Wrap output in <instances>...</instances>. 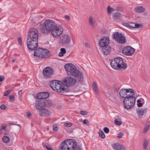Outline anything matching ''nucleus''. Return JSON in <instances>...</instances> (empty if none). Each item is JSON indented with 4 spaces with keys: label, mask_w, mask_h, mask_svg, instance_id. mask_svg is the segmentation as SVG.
<instances>
[{
    "label": "nucleus",
    "mask_w": 150,
    "mask_h": 150,
    "mask_svg": "<svg viewBox=\"0 0 150 150\" xmlns=\"http://www.w3.org/2000/svg\"><path fill=\"white\" fill-rule=\"evenodd\" d=\"M40 30L42 33L47 34L50 32L54 37L59 36L62 33L63 28L53 21L47 19L40 25Z\"/></svg>",
    "instance_id": "f257e3e1"
},
{
    "label": "nucleus",
    "mask_w": 150,
    "mask_h": 150,
    "mask_svg": "<svg viewBox=\"0 0 150 150\" xmlns=\"http://www.w3.org/2000/svg\"><path fill=\"white\" fill-rule=\"evenodd\" d=\"M64 68L68 75L72 76L76 81H83L84 79L83 74L78 70L76 67L72 64H67Z\"/></svg>",
    "instance_id": "f03ea898"
},
{
    "label": "nucleus",
    "mask_w": 150,
    "mask_h": 150,
    "mask_svg": "<svg viewBox=\"0 0 150 150\" xmlns=\"http://www.w3.org/2000/svg\"><path fill=\"white\" fill-rule=\"evenodd\" d=\"M81 150L77 147L76 142L72 139H66L62 142L59 147V150Z\"/></svg>",
    "instance_id": "7ed1b4c3"
},
{
    "label": "nucleus",
    "mask_w": 150,
    "mask_h": 150,
    "mask_svg": "<svg viewBox=\"0 0 150 150\" xmlns=\"http://www.w3.org/2000/svg\"><path fill=\"white\" fill-rule=\"evenodd\" d=\"M110 65L114 69L118 70L122 69L125 70L127 68V64L124 62L122 58L121 57H116L111 61Z\"/></svg>",
    "instance_id": "20e7f679"
},
{
    "label": "nucleus",
    "mask_w": 150,
    "mask_h": 150,
    "mask_svg": "<svg viewBox=\"0 0 150 150\" xmlns=\"http://www.w3.org/2000/svg\"><path fill=\"white\" fill-rule=\"evenodd\" d=\"M49 52L47 49L39 48L35 50L34 55L40 58H47L49 55Z\"/></svg>",
    "instance_id": "39448f33"
},
{
    "label": "nucleus",
    "mask_w": 150,
    "mask_h": 150,
    "mask_svg": "<svg viewBox=\"0 0 150 150\" xmlns=\"http://www.w3.org/2000/svg\"><path fill=\"white\" fill-rule=\"evenodd\" d=\"M29 31L27 39L38 40L39 33L38 30L35 28H31Z\"/></svg>",
    "instance_id": "423d86ee"
},
{
    "label": "nucleus",
    "mask_w": 150,
    "mask_h": 150,
    "mask_svg": "<svg viewBox=\"0 0 150 150\" xmlns=\"http://www.w3.org/2000/svg\"><path fill=\"white\" fill-rule=\"evenodd\" d=\"M135 97L125 98L123 100V102L125 108L127 109H128L133 107L135 104Z\"/></svg>",
    "instance_id": "0eeeda50"
},
{
    "label": "nucleus",
    "mask_w": 150,
    "mask_h": 150,
    "mask_svg": "<svg viewBox=\"0 0 150 150\" xmlns=\"http://www.w3.org/2000/svg\"><path fill=\"white\" fill-rule=\"evenodd\" d=\"M112 36L113 38L119 43L124 44L126 42L125 38L122 33L116 32Z\"/></svg>",
    "instance_id": "6e6552de"
},
{
    "label": "nucleus",
    "mask_w": 150,
    "mask_h": 150,
    "mask_svg": "<svg viewBox=\"0 0 150 150\" xmlns=\"http://www.w3.org/2000/svg\"><path fill=\"white\" fill-rule=\"evenodd\" d=\"M59 81L53 80L51 81L50 83V86L52 89L57 92L60 91V87L61 85Z\"/></svg>",
    "instance_id": "1a4fd4ad"
},
{
    "label": "nucleus",
    "mask_w": 150,
    "mask_h": 150,
    "mask_svg": "<svg viewBox=\"0 0 150 150\" xmlns=\"http://www.w3.org/2000/svg\"><path fill=\"white\" fill-rule=\"evenodd\" d=\"M63 81V84L67 87L73 86L76 83V80L70 77L65 78Z\"/></svg>",
    "instance_id": "9d476101"
},
{
    "label": "nucleus",
    "mask_w": 150,
    "mask_h": 150,
    "mask_svg": "<svg viewBox=\"0 0 150 150\" xmlns=\"http://www.w3.org/2000/svg\"><path fill=\"white\" fill-rule=\"evenodd\" d=\"M26 43L28 48L31 50H33L38 46V40L27 39Z\"/></svg>",
    "instance_id": "9b49d317"
},
{
    "label": "nucleus",
    "mask_w": 150,
    "mask_h": 150,
    "mask_svg": "<svg viewBox=\"0 0 150 150\" xmlns=\"http://www.w3.org/2000/svg\"><path fill=\"white\" fill-rule=\"evenodd\" d=\"M43 74L46 78L51 77L54 74V71L50 67L45 68L43 70Z\"/></svg>",
    "instance_id": "f8f14e48"
},
{
    "label": "nucleus",
    "mask_w": 150,
    "mask_h": 150,
    "mask_svg": "<svg viewBox=\"0 0 150 150\" xmlns=\"http://www.w3.org/2000/svg\"><path fill=\"white\" fill-rule=\"evenodd\" d=\"M134 49L129 46L124 47L122 51V53L126 55L131 56L134 52Z\"/></svg>",
    "instance_id": "ddd939ff"
},
{
    "label": "nucleus",
    "mask_w": 150,
    "mask_h": 150,
    "mask_svg": "<svg viewBox=\"0 0 150 150\" xmlns=\"http://www.w3.org/2000/svg\"><path fill=\"white\" fill-rule=\"evenodd\" d=\"M61 42L63 45L68 44L71 41L70 37L67 34H63L60 37Z\"/></svg>",
    "instance_id": "4468645a"
},
{
    "label": "nucleus",
    "mask_w": 150,
    "mask_h": 150,
    "mask_svg": "<svg viewBox=\"0 0 150 150\" xmlns=\"http://www.w3.org/2000/svg\"><path fill=\"white\" fill-rule=\"evenodd\" d=\"M110 42L109 38L107 37H103L99 40V43L100 46L103 47L106 45H108V44Z\"/></svg>",
    "instance_id": "2eb2a0df"
},
{
    "label": "nucleus",
    "mask_w": 150,
    "mask_h": 150,
    "mask_svg": "<svg viewBox=\"0 0 150 150\" xmlns=\"http://www.w3.org/2000/svg\"><path fill=\"white\" fill-rule=\"evenodd\" d=\"M39 113L40 115L43 117H47L50 116L51 112L47 109L44 108L39 111Z\"/></svg>",
    "instance_id": "dca6fc26"
},
{
    "label": "nucleus",
    "mask_w": 150,
    "mask_h": 150,
    "mask_svg": "<svg viewBox=\"0 0 150 150\" xmlns=\"http://www.w3.org/2000/svg\"><path fill=\"white\" fill-rule=\"evenodd\" d=\"M49 93L42 92L37 95V98L38 99H43L47 98L49 96Z\"/></svg>",
    "instance_id": "f3484780"
},
{
    "label": "nucleus",
    "mask_w": 150,
    "mask_h": 150,
    "mask_svg": "<svg viewBox=\"0 0 150 150\" xmlns=\"http://www.w3.org/2000/svg\"><path fill=\"white\" fill-rule=\"evenodd\" d=\"M102 47V53L105 55H107L110 53L111 48L109 45H106Z\"/></svg>",
    "instance_id": "a211bd4d"
},
{
    "label": "nucleus",
    "mask_w": 150,
    "mask_h": 150,
    "mask_svg": "<svg viewBox=\"0 0 150 150\" xmlns=\"http://www.w3.org/2000/svg\"><path fill=\"white\" fill-rule=\"evenodd\" d=\"M127 92V96L126 98H130L133 96L134 95V90L132 88H129L128 89H126Z\"/></svg>",
    "instance_id": "6ab92c4d"
},
{
    "label": "nucleus",
    "mask_w": 150,
    "mask_h": 150,
    "mask_svg": "<svg viewBox=\"0 0 150 150\" xmlns=\"http://www.w3.org/2000/svg\"><path fill=\"white\" fill-rule=\"evenodd\" d=\"M146 10V8L143 6H136L134 8V10L136 13H141L144 12Z\"/></svg>",
    "instance_id": "aec40b11"
},
{
    "label": "nucleus",
    "mask_w": 150,
    "mask_h": 150,
    "mask_svg": "<svg viewBox=\"0 0 150 150\" xmlns=\"http://www.w3.org/2000/svg\"><path fill=\"white\" fill-rule=\"evenodd\" d=\"M35 106L37 109L39 110H40L45 108L44 105L43 104V102H41L38 101H37L36 102Z\"/></svg>",
    "instance_id": "412c9836"
},
{
    "label": "nucleus",
    "mask_w": 150,
    "mask_h": 150,
    "mask_svg": "<svg viewBox=\"0 0 150 150\" xmlns=\"http://www.w3.org/2000/svg\"><path fill=\"white\" fill-rule=\"evenodd\" d=\"M113 146L116 150H125V149L124 146L119 144H114Z\"/></svg>",
    "instance_id": "4be33fe9"
},
{
    "label": "nucleus",
    "mask_w": 150,
    "mask_h": 150,
    "mask_svg": "<svg viewBox=\"0 0 150 150\" xmlns=\"http://www.w3.org/2000/svg\"><path fill=\"white\" fill-rule=\"evenodd\" d=\"M126 89H121L119 92V94L120 96L122 98H126L127 96V92Z\"/></svg>",
    "instance_id": "5701e85b"
},
{
    "label": "nucleus",
    "mask_w": 150,
    "mask_h": 150,
    "mask_svg": "<svg viewBox=\"0 0 150 150\" xmlns=\"http://www.w3.org/2000/svg\"><path fill=\"white\" fill-rule=\"evenodd\" d=\"M43 104L45 107H50L52 105V103L51 100H48L43 102Z\"/></svg>",
    "instance_id": "b1692460"
},
{
    "label": "nucleus",
    "mask_w": 150,
    "mask_h": 150,
    "mask_svg": "<svg viewBox=\"0 0 150 150\" xmlns=\"http://www.w3.org/2000/svg\"><path fill=\"white\" fill-rule=\"evenodd\" d=\"M124 25L125 26L129 27V28H134L135 23L131 22L128 23H124Z\"/></svg>",
    "instance_id": "393cba45"
},
{
    "label": "nucleus",
    "mask_w": 150,
    "mask_h": 150,
    "mask_svg": "<svg viewBox=\"0 0 150 150\" xmlns=\"http://www.w3.org/2000/svg\"><path fill=\"white\" fill-rule=\"evenodd\" d=\"M122 122L121 121V119L120 118H116L115 120V123L117 125H120L122 124Z\"/></svg>",
    "instance_id": "a878e982"
},
{
    "label": "nucleus",
    "mask_w": 150,
    "mask_h": 150,
    "mask_svg": "<svg viewBox=\"0 0 150 150\" xmlns=\"http://www.w3.org/2000/svg\"><path fill=\"white\" fill-rule=\"evenodd\" d=\"M146 111L147 109H146V108L140 110L139 111L138 113L139 116H142L143 115L144 113H145L146 112Z\"/></svg>",
    "instance_id": "bb28decb"
},
{
    "label": "nucleus",
    "mask_w": 150,
    "mask_h": 150,
    "mask_svg": "<svg viewBox=\"0 0 150 150\" xmlns=\"http://www.w3.org/2000/svg\"><path fill=\"white\" fill-rule=\"evenodd\" d=\"M60 91H61L60 92H58V93H60V92H62V93H64V92H68L70 91L69 89L68 88H65L64 87H61V86H60Z\"/></svg>",
    "instance_id": "cd10ccee"
},
{
    "label": "nucleus",
    "mask_w": 150,
    "mask_h": 150,
    "mask_svg": "<svg viewBox=\"0 0 150 150\" xmlns=\"http://www.w3.org/2000/svg\"><path fill=\"white\" fill-rule=\"evenodd\" d=\"M93 89L96 93H98V89L97 87V83L96 82H94L93 84Z\"/></svg>",
    "instance_id": "c85d7f7f"
},
{
    "label": "nucleus",
    "mask_w": 150,
    "mask_h": 150,
    "mask_svg": "<svg viewBox=\"0 0 150 150\" xmlns=\"http://www.w3.org/2000/svg\"><path fill=\"white\" fill-rule=\"evenodd\" d=\"M2 140L4 142L7 143L9 141V138L6 136H4L2 138Z\"/></svg>",
    "instance_id": "c756f323"
},
{
    "label": "nucleus",
    "mask_w": 150,
    "mask_h": 150,
    "mask_svg": "<svg viewBox=\"0 0 150 150\" xmlns=\"http://www.w3.org/2000/svg\"><path fill=\"white\" fill-rule=\"evenodd\" d=\"M120 16V14L119 13L117 12L114 13L113 17L114 19H117L119 18Z\"/></svg>",
    "instance_id": "7c9ffc66"
},
{
    "label": "nucleus",
    "mask_w": 150,
    "mask_h": 150,
    "mask_svg": "<svg viewBox=\"0 0 150 150\" xmlns=\"http://www.w3.org/2000/svg\"><path fill=\"white\" fill-rule=\"evenodd\" d=\"M99 136L102 139H104L105 137V135L102 130H100L99 132Z\"/></svg>",
    "instance_id": "2f4dec72"
},
{
    "label": "nucleus",
    "mask_w": 150,
    "mask_h": 150,
    "mask_svg": "<svg viewBox=\"0 0 150 150\" xmlns=\"http://www.w3.org/2000/svg\"><path fill=\"white\" fill-rule=\"evenodd\" d=\"M89 24L91 26H93L94 25V22L93 18L91 16L89 18Z\"/></svg>",
    "instance_id": "473e14b6"
},
{
    "label": "nucleus",
    "mask_w": 150,
    "mask_h": 150,
    "mask_svg": "<svg viewBox=\"0 0 150 150\" xmlns=\"http://www.w3.org/2000/svg\"><path fill=\"white\" fill-rule=\"evenodd\" d=\"M12 91L11 89H10L5 91L4 93V96H7Z\"/></svg>",
    "instance_id": "72a5a7b5"
},
{
    "label": "nucleus",
    "mask_w": 150,
    "mask_h": 150,
    "mask_svg": "<svg viewBox=\"0 0 150 150\" xmlns=\"http://www.w3.org/2000/svg\"><path fill=\"white\" fill-rule=\"evenodd\" d=\"M148 144V142L147 140H144L143 144L144 148L146 149Z\"/></svg>",
    "instance_id": "f704fd0d"
},
{
    "label": "nucleus",
    "mask_w": 150,
    "mask_h": 150,
    "mask_svg": "<svg viewBox=\"0 0 150 150\" xmlns=\"http://www.w3.org/2000/svg\"><path fill=\"white\" fill-rule=\"evenodd\" d=\"M108 12V13H111L112 11H114L113 9L111 7H110L109 6H108L107 8Z\"/></svg>",
    "instance_id": "c9c22d12"
},
{
    "label": "nucleus",
    "mask_w": 150,
    "mask_h": 150,
    "mask_svg": "<svg viewBox=\"0 0 150 150\" xmlns=\"http://www.w3.org/2000/svg\"><path fill=\"white\" fill-rule=\"evenodd\" d=\"M149 125H147L146 126L144 130L143 133H145L146 132L149 130Z\"/></svg>",
    "instance_id": "e433bc0d"
},
{
    "label": "nucleus",
    "mask_w": 150,
    "mask_h": 150,
    "mask_svg": "<svg viewBox=\"0 0 150 150\" xmlns=\"http://www.w3.org/2000/svg\"><path fill=\"white\" fill-rule=\"evenodd\" d=\"M9 99L11 101H13L15 100V98L14 96L11 95L9 96Z\"/></svg>",
    "instance_id": "4c0bfd02"
},
{
    "label": "nucleus",
    "mask_w": 150,
    "mask_h": 150,
    "mask_svg": "<svg viewBox=\"0 0 150 150\" xmlns=\"http://www.w3.org/2000/svg\"><path fill=\"white\" fill-rule=\"evenodd\" d=\"M64 125L67 127H70L72 125V123L71 122L67 123L64 124Z\"/></svg>",
    "instance_id": "58836bf2"
},
{
    "label": "nucleus",
    "mask_w": 150,
    "mask_h": 150,
    "mask_svg": "<svg viewBox=\"0 0 150 150\" xmlns=\"http://www.w3.org/2000/svg\"><path fill=\"white\" fill-rule=\"evenodd\" d=\"M103 130L106 133H108L109 132V129L107 127H105L103 129Z\"/></svg>",
    "instance_id": "ea45409f"
},
{
    "label": "nucleus",
    "mask_w": 150,
    "mask_h": 150,
    "mask_svg": "<svg viewBox=\"0 0 150 150\" xmlns=\"http://www.w3.org/2000/svg\"><path fill=\"white\" fill-rule=\"evenodd\" d=\"M124 134L122 132H120L118 134L117 137L118 138H121L123 136Z\"/></svg>",
    "instance_id": "a19ab883"
},
{
    "label": "nucleus",
    "mask_w": 150,
    "mask_h": 150,
    "mask_svg": "<svg viewBox=\"0 0 150 150\" xmlns=\"http://www.w3.org/2000/svg\"><path fill=\"white\" fill-rule=\"evenodd\" d=\"M135 25L134 28H140L142 26V24H136L135 23Z\"/></svg>",
    "instance_id": "79ce46f5"
},
{
    "label": "nucleus",
    "mask_w": 150,
    "mask_h": 150,
    "mask_svg": "<svg viewBox=\"0 0 150 150\" xmlns=\"http://www.w3.org/2000/svg\"><path fill=\"white\" fill-rule=\"evenodd\" d=\"M58 129V127L56 125H54L53 127V129L54 131H57Z\"/></svg>",
    "instance_id": "37998d69"
},
{
    "label": "nucleus",
    "mask_w": 150,
    "mask_h": 150,
    "mask_svg": "<svg viewBox=\"0 0 150 150\" xmlns=\"http://www.w3.org/2000/svg\"><path fill=\"white\" fill-rule=\"evenodd\" d=\"M88 112L84 111H81L80 112V113L82 115H87L88 114Z\"/></svg>",
    "instance_id": "c03bdc74"
},
{
    "label": "nucleus",
    "mask_w": 150,
    "mask_h": 150,
    "mask_svg": "<svg viewBox=\"0 0 150 150\" xmlns=\"http://www.w3.org/2000/svg\"><path fill=\"white\" fill-rule=\"evenodd\" d=\"M0 107L1 109L3 110H5L6 108V107L4 105H1Z\"/></svg>",
    "instance_id": "a18cd8bd"
},
{
    "label": "nucleus",
    "mask_w": 150,
    "mask_h": 150,
    "mask_svg": "<svg viewBox=\"0 0 150 150\" xmlns=\"http://www.w3.org/2000/svg\"><path fill=\"white\" fill-rule=\"evenodd\" d=\"M61 52L65 54L66 53V50L64 48H62L60 50Z\"/></svg>",
    "instance_id": "49530a36"
},
{
    "label": "nucleus",
    "mask_w": 150,
    "mask_h": 150,
    "mask_svg": "<svg viewBox=\"0 0 150 150\" xmlns=\"http://www.w3.org/2000/svg\"><path fill=\"white\" fill-rule=\"evenodd\" d=\"M83 123L87 125L88 124V120L85 119L83 121Z\"/></svg>",
    "instance_id": "de8ad7c7"
},
{
    "label": "nucleus",
    "mask_w": 150,
    "mask_h": 150,
    "mask_svg": "<svg viewBox=\"0 0 150 150\" xmlns=\"http://www.w3.org/2000/svg\"><path fill=\"white\" fill-rule=\"evenodd\" d=\"M46 148L47 149V150H53V149L52 148L49 147L48 146L45 145Z\"/></svg>",
    "instance_id": "09e8293b"
},
{
    "label": "nucleus",
    "mask_w": 150,
    "mask_h": 150,
    "mask_svg": "<svg viewBox=\"0 0 150 150\" xmlns=\"http://www.w3.org/2000/svg\"><path fill=\"white\" fill-rule=\"evenodd\" d=\"M4 77L3 76H0V81H1L4 80Z\"/></svg>",
    "instance_id": "8fccbe9b"
},
{
    "label": "nucleus",
    "mask_w": 150,
    "mask_h": 150,
    "mask_svg": "<svg viewBox=\"0 0 150 150\" xmlns=\"http://www.w3.org/2000/svg\"><path fill=\"white\" fill-rule=\"evenodd\" d=\"M18 42L19 43V44L20 45H21V44H22V40H21V38H18Z\"/></svg>",
    "instance_id": "3c124183"
},
{
    "label": "nucleus",
    "mask_w": 150,
    "mask_h": 150,
    "mask_svg": "<svg viewBox=\"0 0 150 150\" xmlns=\"http://www.w3.org/2000/svg\"><path fill=\"white\" fill-rule=\"evenodd\" d=\"M65 18L67 20L69 21L70 20V18H69V16L67 15H65L64 16Z\"/></svg>",
    "instance_id": "603ef678"
},
{
    "label": "nucleus",
    "mask_w": 150,
    "mask_h": 150,
    "mask_svg": "<svg viewBox=\"0 0 150 150\" xmlns=\"http://www.w3.org/2000/svg\"><path fill=\"white\" fill-rule=\"evenodd\" d=\"M142 105H143V104H142V103H138L137 104V106L139 108L142 107Z\"/></svg>",
    "instance_id": "864d4df0"
},
{
    "label": "nucleus",
    "mask_w": 150,
    "mask_h": 150,
    "mask_svg": "<svg viewBox=\"0 0 150 150\" xmlns=\"http://www.w3.org/2000/svg\"><path fill=\"white\" fill-rule=\"evenodd\" d=\"M27 115L28 117H30L32 116L31 113L30 112H28L27 113Z\"/></svg>",
    "instance_id": "5fc2aeb1"
},
{
    "label": "nucleus",
    "mask_w": 150,
    "mask_h": 150,
    "mask_svg": "<svg viewBox=\"0 0 150 150\" xmlns=\"http://www.w3.org/2000/svg\"><path fill=\"white\" fill-rule=\"evenodd\" d=\"M85 47L88 48H90V46L87 43H86L85 44Z\"/></svg>",
    "instance_id": "6e6d98bb"
},
{
    "label": "nucleus",
    "mask_w": 150,
    "mask_h": 150,
    "mask_svg": "<svg viewBox=\"0 0 150 150\" xmlns=\"http://www.w3.org/2000/svg\"><path fill=\"white\" fill-rule=\"evenodd\" d=\"M64 54H63V53L61 52H60L59 53V57H62L63 56V55H64Z\"/></svg>",
    "instance_id": "4d7b16f0"
},
{
    "label": "nucleus",
    "mask_w": 150,
    "mask_h": 150,
    "mask_svg": "<svg viewBox=\"0 0 150 150\" xmlns=\"http://www.w3.org/2000/svg\"><path fill=\"white\" fill-rule=\"evenodd\" d=\"M22 90H21L20 91H19L18 92V93L19 95H20L21 94H22Z\"/></svg>",
    "instance_id": "13d9d810"
},
{
    "label": "nucleus",
    "mask_w": 150,
    "mask_h": 150,
    "mask_svg": "<svg viewBox=\"0 0 150 150\" xmlns=\"http://www.w3.org/2000/svg\"><path fill=\"white\" fill-rule=\"evenodd\" d=\"M141 101V100L140 99H138V100H137V102L139 103H140V102Z\"/></svg>",
    "instance_id": "bf43d9fd"
},
{
    "label": "nucleus",
    "mask_w": 150,
    "mask_h": 150,
    "mask_svg": "<svg viewBox=\"0 0 150 150\" xmlns=\"http://www.w3.org/2000/svg\"><path fill=\"white\" fill-rule=\"evenodd\" d=\"M12 62H15V59H12Z\"/></svg>",
    "instance_id": "052dcab7"
},
{
    "label": "nucleus",
    "mask_w": 150,
    "mask_h": 150,
    "mask_svg": "<svg viewBox=\"0 0 150 150\" xmlns=\"http://www.w3.org/2000/svg\"><path fill=\"white\" fill-rule=\"evenodd\" d=\"M5 127H3L2 128V129H5Z\"/></svg>",
    "instance_id": "680f3d73"
},
{
    "label": "nucleus",
    "mask_w": 150,
    "mask_h": 150,
    "mask_svg": "<svg viewBox=\"0 0 150 150\" xmlns=\"http://www.w3.org/2000/svg\"><path fill=\"white\" fill-rule=\"evenodd\" d=\"M9 124H10V125H12L13 124V123H9Z\"/></svg>",
    "instance_id": "e2e57ef3"
},
{
    "label": "nucleus",
    "mask_w": 150,
    "mask_h": 150,
    "mask_svg": "<svg viewBox=\"0 0 150 150\" xmlns=\"http://www.w3.org/2000/svg\"><path fill=\"white\" fill-rule=\"evenodd\" d=\"M149 93H150V91H149Z\"/></svg>",
    "instance_id": "0e129e2a"
},
{
    "label": "nucleus",
    "mask_w": 150,
    "mask_h": 150,
    "mask_svg": "<svg viewBox=\"0 0 150 150\" xmlns=\"http://www.w3.org/2000/svg\"><path fill=\"white\" fill-rule=\"evenodd\" d=\"M75 150H76V149H75Z\"/></svg>",
    "instance_id": "69168bd1"
}]
</instances>
